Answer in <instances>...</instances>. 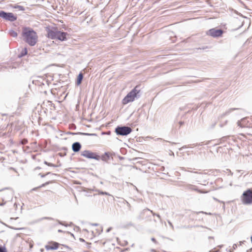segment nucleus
<instances>
[{"instance_id": "1", "label": "nucleus", "mask_w": 252, "mask_h": 252, "mask_svg": "<svg viewBox=\"0 0 252 252\" xmlns=\"http://www.w3.org/2000/svg\"><path fill=\"white\" fill-rule=\"evenodd\" d=\"M23 37L25 41L30 46H34L37 41V35L32 29L25 28L22 32Z\"/></svg>"}, {"instance_id": "2", "label": "nucleus", "mask_w": 252, "mask_h": 252, "mask_svg": "<svg viewBox=\"0 0 252 252\" xmlns=\"http://www.w3.org/2000/svg\"><path fill=\"white\" fill-rule=\"evenodd\" d=\"M141 93L139 86H136L123 99V103L127 104L130 102H132L135 98H138L141 96Z\"/></svg>"}, {"instance_id": "3", "label": "nucleus", "mask_w": 252, "mask_h": 252, "mask_svg": "<svg viewBox=\"0 0 252 252\" xmlns=\"http://www.w3.org/2000/svg\"><path fill=\"white\" fill-rule=\"evenodd\" d=\"M115 132L118 135L126 136L132 131V129L127 126H118L115 130Z\"/></svg>"}, {"instance_id": "4", "label": "nucleus", "mask_w": 252, "mask_h": 252, "mask_svg": "<svg viewBox=\"0 0 252 252\" xmlns=\"http://www.w3.org/2000/svg\"><path fill=\"white\" fill-rule=\"evenodd\" d=\"M242 200L244 204H252V190L248 189L244 191L242 196Z\"/></svg>"}, {"instance_id": "5", "label": "nucleus", "mask_w": 252, "mask_h": 252, "mask_svg": "<svg viewBox=\"0 0 252 252\" xmlns=\"http://www.w3.org/2000/svg\"><path fill=\"white\" fill-rule=\"evenodd\" d=\"M0 17L6 21L14 22L17 20V16L11 12H6L3 10H0Z\"/></svg>"}, {"instance_id": "6", "label": "nucleus", "mask_w": 252, "mask_h": 252, "mask_svg": "<svg viewBox=\"0 0 252 252\" xmlns=\"http://www.w3.org/2000/svg\"><path fill=\"white\" fill-rule=\"evenodd\" d=\"M81 156L87 158L94 159L97 160L100 159V156L96 153L92 152L89 150H85L81 152Z\"/></svg>"}, {"instance_id": "7", "label": "nucleus", "mask_w": 252, "mask_h": 252, "mask_svg": "<svg viewBox=\"0 0 252 252\" xmlns=\"http://www.w3.org/2000/svg\"><path fill=\"white\" fill-rule=\"evenodd\" d=\"M47 32V37L52 39H57L59 31L56 28H50L47 27L46 29Z\"/></svg>"}, {"instance_id": "8", "label": "nucleus", "mask_w": 252, "mask_h": 252, "mask_svg": "<svg viewBox=\"0 0 252 252\" xmlns=\"http://www.w3.org/2000/svg\"><path fill=\"white\" fill-rule=\"evenodd\" d=\"M223 33V31L221 29H216V28H213L210 29L206 32L207 34L210 35L213 37H218L222 35Z\"/></svg>"}, {"instance_id": "9", "label": "nucleus", "mask_w": 252, "mask_h": 252, "mask_svg": "<svg viewBox=\"0 0 252 252\" xmlns=\"http://www.w3.org/2000/svg\"><path fill=\"white\" fill-rule=\"evenodd\" d=\"M13 195V191L11 190H9L7 191L4 192L3 193V196L2 198L3 202L0 203V206L4 205L7 201L12 199Z\"/></svg>"}, {"instance_id": "10", "label": "nucleus", "mask_w": 252, "mask_h": 252, "mask_svg": "<svg viewBox=\"0 0 252 252\" xmlns=\"http://www.w3.org/2000/svg\"><path fill=\"white\" fill-rule=\"evenodd\" d=\"M68 35L67 32H61L59 31L57 39L61 41H65L67 40L66 35Z\"/></svg>"}, {"instance_id": "11", "label": "nucleus", "mask_w": 252, "mask_h": 252, "mask_svg": "<svg viewBox=\"0 0 252 252\" xmlns=\"http://www.w3.org/2000/svg\"><path fill=\"white\" fill-rule=\"evenodd\" d=\"M59 243L57 242H53L51 245H46L45 248L46 250H55L58 249L59 247Z\"/></svg>"}, {"instance_id": "12", "label": "nucleus", "mask_w": 252, "mask_h": 252, "mask_svg": "<svg viewBox=\"0 0 252 252\" xmlns=\"http://www.w3.org/2000/svg\"><path fill=\"white\" fill-rule=\"evenodd\" d=\"M81 148V144L79 142H75L72 145V150L75 152H79Z\"/></svg>"}, {"instance_id": "13", "label": "nucleus", "mask_w": 252, "mask_h": 252, "mask_svg": "<svg viewBox=\"0 0 252 252\" xmlns=\"http://www.w3.org/2000/svg\"><path fill=\"white\" fill-rule=\"evenodd\" d=\"M194 174H197V176H194L193 178L196 179L197 182H200L202 179L205 178V176H206V174H203L202 173H199L197 171L193 172Z\"/></svg>"}, {"instance_id": "14", "label": "nucleus", "mask_w": 252, "mask_h": 252, "mask_svg": "<svg viewBox=\"0 0 252 252\" xmlns=\"http://www.w3.org/2000/svg\"><path fill=\"white\" fill-rule=\"evenodd\" d=\"M104 161H107L110 158V154L108 152H105L104 154L100 157V159Z\"/></svg>"}, {"instance_id": "15", "label": "nucleus", "mask_w": 252, "mask_h": 252, "mask_svg": "<svg viewBox=\"0 0 252 252\" xmlns=\"http://www.w3.org/2000/svg\"><path fill=\"white\" fill-rule=\"evenodd\" d=\"M83 79V74L81 72H80L77 76L76 84L77 85H79L80 84H81Z\"/></svg>"}, {"instance_id": "16", "label": "nucleus", "mask_w": 252, "mask_h": 252, "mask_svg": "<svg viewBox=\"0 0 252 252\" xmlns=\"http://www.w3.org/2000/svg\"><path fill=\"white\" fill-rule=\"evenodd\" d=\"M235 110V108H231L226 111L225 113H223L220 116L219 119H222L224 116L229 115L232 111Z\"/></svg>"}, {"instance_id": "17", "label": "nucleus", "mask_w": 252, "mask_h": 252, "mask_svg": "<svg viewBox=\"0 0 252 252\" xmlns=\"http://www.w3.org/2000/svg\"><path fill=\"white\" fill-rule=\"evenodd\" d=\"M28 53V50L26 48H25L22 50L20 54L18 55V57L19 58H21L24 57V56L26 55Z\"/></svg>"}, {"instance_id": "18", "label": "nucleus", "mask_w": 252, "mask_h": 252, "mask_svg": "<svg viewBox=\"0 0 252 252\" xmlns=\"http://www.w3.org/2000/svg\"><path fill=\"white\" fill-rule=\"evenodd\" d=\"M189 189H192V190H196L199 193H203L206 192L202 191L197 189V188H195V187L194 186H193L191 185H189Z\"/></svg>"}, {"instance_id": "19", "label": "nucleus", "mask_w": 252, "mask_h": 252, "mask_svg": "<svg viewBox=\"0 0 252 252\" xmlns=\"http://www.w3.org/2000/svg\"><path fill=\"white\" fill-rule=\"evenodd\" d=\"M50 183V182H46L45 183H44V184H42L41 185H40V186L39 187H36V188H33L32 189V190H36L38 189L39 188H41L42 187H45L46 185H48Z\"/></svg>"}, {"instance_id": "20", "label": "nucleus", "mask_w": 252, "mask_h": 252, "mask_svg": "<svg viewBox=\"0 0 252 252\" xmlns=\"http://www.w3.org/2000/svg\"><path fill=\"white\" fill-rule=\"evenodd\" d=\"M9 34L10 36L15 37L17 36V33L14 30H11L9 31Z\"/></svg>"}, {"instance_id": "21", "label": "nucleus", "mask_w": 252, "mask_h": 252, "mask_svg": "<svg viewBox=\"0 0 252 252\" xmlns=\"http://www.w3.org/2000/svg\"><path fill=\"white\" fill-rule=\"evenodd\" d=\"M150 211L153 215V216H156V213H154L152 210H151L148 208H146L145 209H144L142 212L141 213V215H142L143 214H144L145 213V211Z\"/></svg>"}, {"instance_id": "22", "label": "nucleus", "mask_w": 252, "mask_h": 252, "mask_svg": "<svg viewBox=\"0 0 252 252\" xmlns=\"http://www.w3.org/2000/svg\"><path fill=\"white\" fill-rule=\"evenodd\" d=\"M80 134L83 135H88V136H96V134L95 133H83V132H80Z\"/></svg>"}, {"instance_id": "23", "label": "nucleus", "mask_w": 252, "mask_h": 252, "mask_svg": "<svg viewBox=\"0 0 252 252\" xmlns=\"http://www.w3.org/2000/svg\"><path fill=\"white\" fill-rule=\"evenodd\" d=\"M15 8H18L19 10H21V11L25 10L24 7L23 6H21V5H17L15 7Z\"/></svg>"}, {"instance_id": "24", "label": "nucleus", "mask_w": 252, "mask_h": 252, "mask_svg": "<svg viewBox=\"0 0 252 252\" xmlns=\"http://www.w3.org/2000/svg\"><path fill=\"white\" fill-rule=\"evenodd\" d=\"M227 123V121H226V120L224 122L220 121V127H223V126H224L225 125H226Z\"/></svg>"}, {"instance_id": "25", "label": "nucleus", "mask_w": 252, "mask_h": 252, "mask_svg": "<svg viewBox=\"0 0 252 252\" xmlns=\"http://www.w3.org/2000/svg\"><path fill=\"white\" fill-rule=\"evenodd\" d=\"M98 194H101V195H110V194L107 192H104L102 191H99Z\"/></svg>"}, {"instance_id": "26", "label": "nucleus", "mask_w": 252, "mask_h": 252, "mask_svg": "<svg viewBox=\"0 0 252 252\" xmlns=\"http://www.w3.org/2000/svg\"><path fill=\"white\" fill-rule=\"evenodd\" d=\"M20 143L22 145H25L28 143V140L27 139H23L21 141Z\"/></svg>"}, {"instance_id": "27", "label": "nucleus", "mask_w": 252, "mask_h": 252, "mask_svg": "<svg viewBox=\"0 0 252 252\" xmlns=\"http://www.w3.org/2000/svg\"><path fill=\"white\" fill-rule=\"evenodd\" d=\"M0 252H7V251L5 247L0 246Z\"/></svg>"}, {"instance_id": "28", "label": "nucleus", "mask_w": 252, "mask_h": 252, "mask_svg": "<svg viewBox=\"0 0 252 252\" xmlns=\"http://www.w3.org/2000/svg\"><path fill=\"white\" fill-rule=\"evenodd\" d=\"M51 174V172H47L46 174H41V173H39V175H40V177H41V178H44V177H45L46 175H49V174Z\"/></svg>"}, {"instance_id": "29", "label": "nucleus", "mask_w": 252, "mask_h": 252, "mask_svg": "<svg viewBox=\"0 0 252 252\" xmlns=\"http://www.w3.org/2000/svg\"><path fill=\"white\" fill-rule=\"evenodd\" d=\"M57 221H58V223H59L60 224H61V225H64V226H68V225H67V224H65V223H63V222H62V221H60L59 220H57Z\"/></svg>"}, {"instance_id": "30", "label": "nucleus", "mask_w": 252, "mask_h": 252, "mask_svg": "<svg viewBox=\"0 0 252 252\" xmlns=\"http://www.w3.org/2000/svg\"><path fill=\"white\" fill-rule=\"evenodd\" d=\"M43 219H47V220H53V218H50V217H44V218H41V219L39 220H43Z\"/></svg>"}, {"instance_id": "31", "label": "nucleus", "mask_w": 252, "mask_h": 252, "mask_svg": "<svg viewBox=\"0 0 252 252\" xmlns=\"http://www.w3.org/2000/svg\"><path fill=\"white\" fill-rule=\"evenodd\" d=\"M167 222H168V224H169L170 226L172 228V229H173L174 226H173L172 223H171V222L170 220H168Z\"/></svg>"}, {"instance_id": "32", "label": "nucleus", "mask_w": 252, "mask_h": 252, "mask_svg": "<svg viewBox=\"0 0 252 252\" xmlns=\"http://www.w3.org/2000/svg\"><path fill=\"white\" fill-rule=\"evenodd\" d=\"M126 204L127 207H128L129 210H131V205H130V204L127 201H126Z\"/></svg>"}, {"instance_id": "33", "label": "nucleus", "mask_w": 252, "mask_h": 252, "mask_svg": "<svg viewBox=\"0 0 252 252\" xmlns=\"http://www.w3.org/2000/svg\"><path fill=\"white\" fill-rule=\"evenodd\" d=\"M237 125H238V126H239L240 127H243V126L241 125V122H240V121H239L237 122Z\"/></svg>"}, {"instance_id": "34", "label": "nucleus", "mask_w": 252, "mask_h": 252, "mask_svg": "<svg viewBox=\"0 0 252 252\" xmlns=\"http://www.w3.org/2000/svg\"><path fill=\"white\" fill-rule=\"evenodd\" d=\"M49 166H52V167H57V165H56L53 163H49Z\"/></svg>"}, {"instance_id": "35", "label": "nucleus", "mask_w": 252, "mask_h": 252, "mask_svg": "<svg viewBox=\"0 0 252 252\" xmlns=\"http://www.w3.org/2000/svg\"><path fill=\"white\" fill-rule=\"evenodd\" d=\"M151 240H152V241H153L155 243H157V242L156 240V239L155 238H151Z\"/></svg>"}, {"instance_id": "36", "label": "nucleus", "mask_w": 252, "mask_h": 252, "mask_svg": "<svg viewBox=\"0 0 252 252\" xmlns=\"http://www.w3.org/2000/svg\"><path fill=\"white\" fill-rule=\"evenodd\" d=\"M14 207H15V210H16L18 207V204L16 203H15L14 204Z\"/></svg>"}, {"instance_id": "37", "label": "nucleus", "mask_w": 252, "mask_h": 252, "mask_svg": "<svg viewBox=\"0 0 252 252\" xmlns=\"http://www.w3.org/2000/svg\"><path fill=\"white\" fill-rule=\"evenodd\" d=\"M179 124L180 125L179 127H180L181 126H182L184 124V122L180 121V122H179Z\"/></svg>"}, {"instance_id": "38", "label": "nucleus", "mask_w": 252, "mask_h": 252, "mask_svg": "<svg viewBox=\"0 0 252 252\" xmlns=\"http://www.w3.org/2000/svg\"><path fill=\"white\" fill-rule=\"evenodd\" d=\"M112 229V227H109L107 230H106V232H109L111 231V230Z\"/></svg>"}, {"instance_id": "39", "label": "nucleus", "mask_w": 252, "mask_h": 252, "mask_svg": "<svg viewBox=\"0 0 252 252\" xmlns=\"http://www.w3.org/2000/svg\"><path fill=\"white\" fill-rule=\"evenodd\" d=\"M156 216H157V217H158V218L160 220H161V217H160V216L159 214H156Z\"/></svg>"}, {"instance_id": "40", "label": "nucleus", "mask_w": 252, "mask_h": 252, "mask_svg": "<svg viewBox=\"0 0 252 252\" xmlns=\"http://www.w3.org/2000/svg\"><path fill=\"white\" fill-rule=\"evenodd\" d=\"M79 241L80 242H85V240L84 239H83V238H79Z\"/></svg>"}, {"instance_id": "41", "label": "nucleus", "mask_w": 252, "mask_h": 252, "mask_svg": "<svg viewBox=\"0 0 252 252\" xmlns=\"http://www.w3.org/2000/svg\"><path fill=\"white\" fill-rule=\"evenodd\" d=\"M49 162H47V161H44V163L45 164H46V165H48H48H49Z\"/></svg>"}, {"instance_id": "42", "label": "nucleus", "mask_w": 252, "mask_h": 252, "mask_svg": "<svg viewBox=\"0 0 252 252\" xmlns=\"http://www.w3.org/2000/svg\"><path fill=\"white\" fill-rule=\"evenodd\" d=\"M182 170H184V171H188V172H192V171H189V170H187L186 169H185V168H184V167H183V168H182Z\"/></svg>"}, {"instance_id": "43", "label": "nucleus", "mask_w": 252, "mask_h": 252, "mask_svg": "<svg viewBox=\"0 0 252 252\" xmlns=\"http://www.w3.org/2000/svg\"><path fill=\"white\" fill-rule=\"evenodd\" d=\"M252 248H251V249H250L249 250H248L247 251V252H252Z\"/></svg>"}, {"instance_id": "44", "label": "nucleus", "mask_w": 252, "mask_h": 252, "mask_svg": "<svg viewBox=\"0 0 252 252\" xmlns=\"http://www.w3.org/2000/svg\"><path fill=\"white\" fill-rule=\"evenodd\" d=\"M58 232H60V233H61V232H63V230H62L61 229H59L58 230Z\"/></svg>"}, {"instance_id": "45", "label": "nucleus", "mask_w": 252, "mask_h": 252, "mask_svg": "<svg viewBox=\"0 0 252 252\" xmlns=\"http://www.w3.org/2000/svg\"><path fill=\"white\" fill-rule=\"evenodd\" d=\"M216 123H215L214 124H213V125L212 126V128L214 127V126H216Z\"/></svg>"}, {"instance_id": "46", "label": "nucleus", "mask_w": 252, "mask_h": 252, "mask_svg": "<svg viewBox=\"0 0 252 252\" xmlns=\"http://www.w3.org/2000/svg\"><path fill=\"white\" fill-rule=\"evenodd\" d=\"M196 145L202 146V145H203V143L202 142V143H199V144H197Z\"/></svg>"}, {"instance_id": "47", "label": "nucleus", "mask_w": 252, "mask_h": 252, "mask_svg": "<svg viewBox=\"0 0 252 252\" xmlns=\"http://www.w3.org/2000/svg\"><path fill=\"white\" fill-rule=\"evenodd\" d=\"M67 233L70 234L72 236L74 237V235L72 233H70L69 232H67Z\"/></svg>"}, {"instance_id": "48", "label": "nucleus", "mask_w": 252, "mask_h": 252, "mask_svg": "<svg viewBox=\"0 0 252 252\" xmlns=\"http://www.w3.org/2000/svg\"><path fill=\"white\" fill-rule=\"evenodd\" d=\"M67 233L70 234L72 236L74 237V235L72 233H70L69 232H67Z\"/></svg>"}, {"instance_id": "49", "label": "nucleus", "mask_w": 252, "mask_h": 252, "mask_svg": "<svg viewBox=\"0 0 252 252\" xmlns=\"http://www.w3.org/2000/svg\"><path fill=\"white\" fill-rule=\"evenodd\" d=\"M92 225H94V226H97V225H98V224L97 223H92Z\"/></svg>"}, {"instance_id": "50", "label": "nucleus", "mask_w": 252, "mask_h": 252, "mask_svg": "<svg viewBox=\"0 0 252 252\" xmlns=\"http://www.w3.org/2000/svg\"><path fill=\"white\" fill-rule=\"evenodd\" d=\"M12 229H15V230H17V229H21V228H14V227H11Z\"/></svg>"}, {"instance_id": "51", "label": "nucleus", "mask_w": 252, "mask_h": 252, "mask_svg": "<svg viewBox=\"0 0 252 252\" xmlns=\"http://www.w3.org/2000/svg\"><path fill=\"white\" fill-rule=\"evenodd\" d=\"M91 245V243H87V247H90V245Z\"/></svg>"}, {"instance_id": "52", "label": "nucleus", "mask_w": 252, "mask_h": 252, "mask_svg": "<svg viewBox=\"0 0 252 252\" xmlns=\"http://www.w3.org/2000/svg\"><path fill=\"white\" fill-rule=\"evenodd\" d=\"M209 239H214V237L213 236H209Z\"/></svg>"}, {"instance_id": "53", "label": "nucleus", "mask_w": 252, "mask_h": 252, "mask_svg": "<svg viewBox=\"0 0 252 252\" xmlns=\"http://www.w3.org/2000/svg\"><path fill=\"white\" fill-rule=\"evenodd\" d=\"M18 218V217H16L15 219H14V218H10V219H11V220H13V219L16 220V219H17Z\"/></svg>"}, {"instance_id": "54", "label": "nucleus", "mask_w": 252, "mask_h": 252, "mask_svg": "<svg viewBox=\"0 0 252 252\" xmlns=\"http://www.w3.org/2000/svg\"><path fill=\"white\" fill-rule=\"evenodd\" d=\"M251 242H252V236H251Z\"/></svg>"}, {"instance_id": "55", "label": "nucleus", "mask_w": 252, "mask_h": 252, "mask_svg": "<svg viewBox=\"0 0 252 252\" xmlns=\"http://www.w3.org/2000/svg\"><path fill=\"white\" fill-rule=\"evenodd\" d=\"M120 159H123V158H123V157H120Z\"/></svg>"}, {"instance_id": "56", "label": "nucleus", "mask_w": 252, "mask_h": 252, "mask_svg": "<svg viewBox=\"0 0 252 252\" xmlns=\"http://www.w3.org/2000/svg\"><path fill=\"white\" fill-rule=\"evenodd\" d=\"M134 244H132L131 247H133V246H134Z\"/></svg>"}]
</instances>
